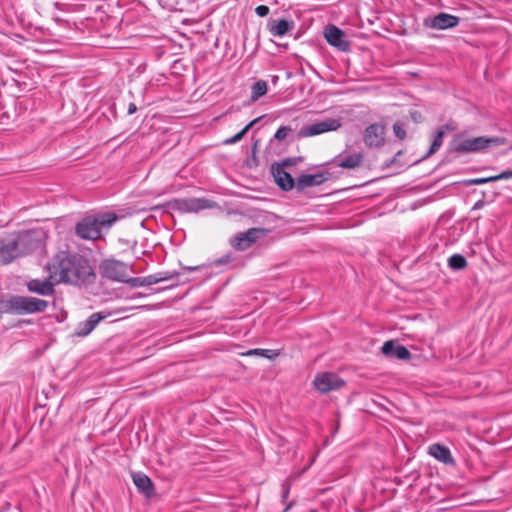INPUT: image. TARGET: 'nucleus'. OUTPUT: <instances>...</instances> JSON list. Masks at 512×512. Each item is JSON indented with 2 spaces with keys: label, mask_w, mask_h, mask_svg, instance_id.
I'll use <instances>...</instances> for the list:
<instances>
[{
  "label": "nucleus",
  "mask_w": 512,
  "mask_h": 512,
  "mask_svg": "<svg viewBox=\"0 0 512 512\" xmlns=\"http://www.w3.org/2000/svg\"><path fill=\"white\" fill-rule=\"evenodd\" d=\"M51 278L58 283L89 285L95 280V273L89 261L79 255L57 254L46 266Z\"/></svg>",
  "instance_id": "obj_1"
},
{
  "label": "nucleus",
  "mask_w": 512,
  "mask_h": 512,
  "mask_svg": "<svg viewBox=\"0 0 512 512\" xmlns=\"http://www.w3.org/2000/svg\"><path fill=\"white\" fill-rule=\"evenodd\" d=\"M39 245L36 233L23 231L0 239V264L6 265L18 257L25 256Z\"/></svg>",
  "instance_id": "obj_2"
},
{
  "label": "nucleus",
  "mask_w": 512,
  "mask_h": 512,
  "mask_svg": "<svg viewBox=\"0 0 512 512\" xmlns=\"http://www.w3.org/2000/svg\"><path fill=\"white\" fill-rule=\"evenodd\" d=\"M504 143L503 139L498 137L479 136L474 138H464L457 134L449 144L451 151L456 153H476L482 152L490 146H499Z\"/></svg>",
  "instance_id": "obj_3"
},
{
  "label": "nucleus",
  "mask_w": 512,
  "mask_h": 512,
  "mask_svg": "<svg viewBox=\"0 0 512 512\" xmlns=\"http://www.w3.org/2000/svg\"><path fill=\"white\" fill-rule=\"evenodd\" d=\"M116 221L114 214H102L97 217H86L76 227V234L85 240H97L103 228H109Z\"/></svg>",
  "instance_id": "obj_4"
},
{
  "label": "nucleus",
  "mask_w": 512,
  "mask_h": 512,
  "mask_svg": "<svg viewBox=\"0 0 512 512\" xmlns=\"http://www.w3.org/2000/svg\"><path fill=\"white\" fill-rule=\"evenodd\" d=\"M48 302L39 298L14 295L3 303L9 313L16 315L33 314L46 310Z\"/></svg>",
  "instance_id": "obj_5"
},
{
  "label": "nucleus",
  "mask_w": 512,
  "mask_h": 512,
  "mask_svg": "<svg viewBox=\"0 0 512 512\" xmlns=\"http://www.w3.org/2000/svg\"><path fill=\"white\" fill-rule=\"evenodd\" d=\"M100 269L104 277L117 282H124L130 271L127 264L115 259H106L102 261Z\"/></svg>",
  "instance_id": "obj_6"
},
{
  "label": "nucleus",
  "mask_w": 512,
  "mask_h": 512,
  "mask_svg": "<svg viewBox=\"0 0 512 512\" xmlns=\"http://www.w3.org/2000/svg\"><path fill=\"white\" fill-rule=\"evenodd\" d=\"M344 384L345 381L333 372L318 373L313 380L314 388L322 394L338 390Z\"/></svg>",
  "instance_id": "obj_7"
},
{
  "label": "nucleus",
  "mask_w": 512,
  "mask_h": 512,
  "mask_svg": "<svg viewBox=\"0 0 512 512\" xmlns=\"http://www.w3.org/2000/svg\"><path fill=\"white\" fill-rule=\"evenodd\" d=\"M341 123L337 119H327L325 121L303 126L298 131V138H307L320 135L325 132L335 131L340 128Z\"/></svg>",
  "instance_id": "obj_8"
},
{
  "label": "nucleus",
  "mask_w": 512,
  "mask_h": 512,
  "mask_svg": "<svg viewBox=\"0 0 512 512\" xmlns=\"http://www.w3.org/2000/svg\"><path fill=\"white\" fill-rule=\"evenodd\" d=\"M267 233L268 230L264 228H251L245 232L238 233L231 243L237 250L242 251L249 248L258 239L264 238Z\"/></svg>",
  "instance_id": "obj_9"
},
{
  "label": "nucleus",
  "mask_w": 512,
  "mask_h": 512,
  "mask_svg": "<svg viewBox=\"0 0 512 512\" xmlns=\"http://www.w3.org/2000/svg\"><path fill=\"white\" fill-rule=\"evenodd\" d=\"M325 39L331 45L340 51H348L350 49V41L346 39L345 33L334 25H328L324 32Z\"/></svg>",
  "instance_id": "obj_10"
},
{
  "label": "nucleus",
  "mask_w": 512,
  "mask_h": 512,
  "mask_svg": "<svg viewBox=\"0 0 512 512\" xmlns=\"http://www.w3.org/2000/svg\"><path fill=\"white\" fill-rule=\"evenodd\" d=\"M459 22V17L442 12L432 18L426 19L424 24L431 29L446 30L456 27Z\"/></svg>",
  "instance_id": "obj_11"
},
{
  "label": "nucleus",
  "mask_w": 512,
  "mask_h": 512,
  "mask_svg": "<svg viewBox=\"0 0 512 512\" xmlns=\"http://www.w3.org/2000/svg\"><path fill=\"white\" fill-rule=\"evenodd\" d=\"M328 177V172H320L316 174H301L296 179L295 188L297 189V191H303L308 187L321 185L328 179Z\"/></svg>",
  "instance_id": "obj_12"
},
{
  "label": "nucleus",
  "mask_w": 512,
  "mask_h": 512,
  "mask_svg": "<svg viewBox=\"0 0 512 512\" xmlns=\"http://www.w3.org/2000/svg\"><path fill=\"white\" fill-rule=\"evenodd\" d=\"M57 284L54 279L51 278V273L45 280L32 279L27 283V288L30 292L36 293L42 296H49L54 293V285Z\"/></svg>",
  "instance_id": "obj_13"
},
{
  "label": "nucleus",
  "mask_w": 512,
  "mask_h": 512,
  "mask_svg": "<svg viewBox=\"0 0 512 512\" xmlns=\"http://www.w3.org/2000/svg\"><path fill=\"white\" fill-rule=\"evenodd\" d=\"M382 353L388 358L408 360L411 357L410 351L403 345H395L392 340L386 341L382 348Z\"/></svg>",
  "instance_id": "obj_14"
},
{
  "label": "nucleus",
  "mask_w": 512,
  "mask_h": 512,
  "mask_svg": "<svg viewBox=\"0 0 512 512\" xmlns=\"http://www.w3.org/2000/svg\"><path fill=\"white\" fill-rule=\"evenodd\" d=\"M384 141V128L378 124H372L365 129L364 142L369 147H379Z\"/></svg>",
  "instance_id": "obj_15"
},
{
  "label": "nucleus",
  "mask_w": 512,
  "mask_h": 512,
  "mask_svg": "<svg viewBox=\"0 0 512 512\" xmlns=\"http://www.w3.org/2000/svg\"><path fill=\"white\" fill-rule=\"evenodd\" d=\"M272 173L277 185L284 191H289L295 187L296 181L286 172L282 166H272Z\"/></svg>",
  "instance_id": "obj_16"
},
{
  "label": "nucleus",
  "mask_w": 512,
  "mask_h": 512,
  "mask_svg": "<svg viewBox=\"0 0 512 512\" xmlns=\"http://www.w3.org/2000/svg\"><path fill=\"white\" fill-rule=\"evenodd\" d=\"M106 318V315L97 312L93 313L87 320L79 323L76 334L78 336H87L94 328L98 325L100 321Z\"/></svg>",
  "instance_id": "obj_17"
},
{
  "label": "nucleus",
  "mask_w": 512,
  "mask_h": 512,
  "mask_svg": "<svg viewBox=\"0 0 512 512\" xmlns=\"http://www.w3.org/2000/svg\"><path fill=\"white\" fill-rule=\"evenodd\" d=\"M429 454L444 464H453L454 459L448 447L441 444H432L429 446Z\"/></svg>",
  "instance_id": "obj_18"
},
{
  "label": "nucleus",
  "mask_w": 512,
  "mask_h": 512,
  "mask_svg": "<svg viewBox=\"0 0 512 512\" xmlns=\"http://www.w3.org/2000/svg\"><path fill=\"white\" fill-rule=\"evenodd\" d=\"M294 29V21L279 19L274 20L270 25V33L275 37H282Z\"/></svg>",
  "instance_id": "obj_19"
},
{
  "label": "nucleus",
  "mask_w": 512,
  "mask_h": 512,
  "mask_svg": "<svg viewBox=\"0 0 512 512\" xmlns=\"http://www.w3.org/2000/svg\"><path fill=\"white\" fill-rule=\"evenodd\" d=\"M132 479H133L135 486L138 488V490L140 492L144 493L147 496H150L152 494V492H153L152 482L147 475H145L141 472L133 473Z\"/></svg>",
  "instance_id": "obj_20"
},
{
  "label": "nucleus",
  "mask_w": 512,
  "mask_h": 512,
  "mask_svg": "<svg viewBox=\"0 0 512 512\" xmlns=\"http://www.w3.org/2000/svg\"><path fill=\"white\" fill-rule=\"evenodd\" d=\"M512 178V170H506L501 172L498 175L484 177V178H473L465 181L466 185H480L489 182L499 181V180H507Z\"/></svg>",
  "instance_id": "obj_21"
},
{
  "label": "nucleus",
  "mask_w": 512,
  "mask_h": 512,
  "mask_svg": "<svg viewBox=\"0 0 512 512\" xmlns=\"http://www.w3.org/2000/svg\"><path fill=\"white\" fill-rule=\"evenodd\" d=\"M363 162V155L361 153H353L337 161V166L345 169H354L361 165Z\"/></svg>",
  "instance_id": "obj_22"
},
{
  "label": "nucleus",
  "mask_w": 512,
  "mask_h": 512,
  "mask_svg": "<svg viewBox=\"0 0 512 512\" xmlns=\"http://www.w3.org/2000/svg\"><path fill=\"white\" fill-rule=\"evenodd\" d=\"M447 128H448V125H445V126H442L441 128H439L435 132L430 149L428 150V152L426 153L424 158L430 157L431 155H433L434 153H436L439 150V148L443 144V139H444L445 131Z\"/></svg>",
  "instance_id": "obj_23"
},
{
  "label": "nucleus",
  "mask_w": 512,
  "mask_h": 512,
  "mask_svg": "<svg viewBox=\"0 0 512 512\" xmlns=\"http://www.w3.org/2000/svg\"><path fill=\"white\" fill-rule=\"evenodd\" d=\"M268 85L264 80L256 81L251 87V96L250 100L252 102L257 101L259 98L264 96L267 93Z\"/></svg>",
  "instance_id": "obj_24"
},
{
  "label": "nucleus",
  "mask_w": 512,
  "mask_h": 512,
  "mask_svg": "<svg viewBox=\"0 0 512 512\" xmlns=\"http://www.w3.org/2000/svg\"><path fill=\"white\" fill-rule=\"evenodd\" d=\"M448 266L452 270H463L467 267V260L461 254H453L448 258Z\"/></svg>",
  "instance_id": "obj_25"
},
{
  "label": "nucleus",
  "mask_w": 512,
  "mask_h": 512,
  "mask_svg": "<svg viewBox=\"0 0 512 512\" xmlns=\"http://www.w3.org/2000/svg\"><path fill=\"white\" fill-rule=\"evenodd\" d=\"M170 207L179 213H189L192 211V202L188 199H175L170 203Z\"/></svg>",
  "instance_id": "obj_26"
},
{
  "label": "nucleus",
  "mask_w": 512,
  "mask_h": 512,
  "mask_svg": "<svg viewBox=\"0 0 512 512\" xmlns=\"http://www.w3.org/2000/svg\"><path fill=\"white\" fill-rule=\"evenodd\" d=\"M258 121V119H254L253 121H251L249 124H247L240 132H238L237 134H235L234 136L224 140V144L226 145H230V144H234L238 141H240L244 136L245 134L250 130V128Z\"/></svg>",
  "instance_id": "obj_27"
},
{
  "label": "nucleus",
  "mask_w": 512,
  "mask_h": 512,
  "mask_svg": "<svg viewBox=\"0 0 512 512\" xmlns=\"http://www.w3.org/2000/svg\"><path fill=\"white\" fill-rule=\"evenodd\" d=\"M170 276L167 273H158L144 277L145 286L157 284L161 281L168 280Z\"/></svg>",
  "instance_id": "obj_28"
},
{
  "label": "nucleus",
  "mask_w": 512,
  "mask_h": 512,
  "mask_svg": "<svg viewBox=\"0 0 512 512\" xmlns=\"http://www.w3.org/2000/svg\"><path fill=\"white\" fill-rule=\"evenodd\" d=\"M216 204L210 200L203 199V198H197L194 199V212H198L200 210H204L207 208H212Z\"/></svg>",
  "instance_id": "obj_29"
},
{
  "label": "nucleus",
  "mask_w": 512,
  "mask_h": 512,
  "mask_svg": "<svg viewBox=\"0 0 512 512\" xmlns=\"http://www.w3.org/2000/svg\"><path fill=\"white\" fill-rule=\"evenodd\" d=\"M245 355H247V356L256 355V356H262V357H265V358H271L272 355H273V350H269V349H251V350L247 351L245 353Z\"/></svg>",
  "instance_id": "obj_30"
},
{
  "label": "nucleus",
  "mask_w": 512,
  "mask_h": 512,
  "mask_svg": "<svg viewBox=\"0 0 512 512\" xmlns=\"http://www.w3.org/2000/svg\"><path fill=\"white\" fill-rule=\"evenodd\" d=\"M291 131L292 128L290 126H281L277 129L274 138L278 141H284Z\"/></svg>",
  "instance_id": "obj_31"
},
{
  "label": "nucleus",
  "mask_w": 512,
  "mask_h": 512,
  "mask_svg": "<svg viewBox=\"0 0 512 512\" xmlns=\"http://www.w3.org/2000/svg\"><path fill=\"white\" fill-rule=\"evenodd\" d=\"M123 283H127L131 287L145 286L144 277H129V274H127L126 280Z\"/></svg>",
  "instance_id": "obj_32"
},
{
  "label": "nucleus",
  "mask_w": 512,
  "mask_h": 512,
  "mask_svg": "<svg viewBox=\"0 0 512 512\" xmlns=\"http://www.w3.org/2000/svg\"><path fill=\"white\" fill-rule=\"evenodd\" d=\"M393 131H394L396 137L400 140H403L406 137V132L403 128V125L399 122H396L393 125Z\"/></svg>",
  "instance_id": "obj_33"
},
{
  "label": "nucleus",
  "mask_w": 512,
  "mask_h": 512,
  "mask_svg": "<svg viewBox=\"0 0 512 512\" xmlns=\"http://www.w3.org/2000/svg\"><path fill=\"white\" fill-rule=\"evenodd\" d=\"M269 7L266 5H259L256 7L255 12L260 17H265L269 14Z\"/></svg>",
  "instance_id": "obj_34"
},
{
  "label": "nucleus",
  "mask_w": 512,
  "mask_h": 512,
  "mask_svg": "<svg viewBox=\"0 0 512 512\" xmlns=\"http://www.w3.org/2000/svg\"><path fill=\"white\" fill-rule=\"evenodd\" d=\"M291 165H293V160L288 158V159L283 160V162L281 164H278L277 166H282L284 168L285 166H291Z\"/></svg>",
  "instance_id": "obj_35"
},
{
  "label": "nucleus",
  "mask_w": 512,
  "mask_h": 512,
  "mask_svg": "<svg viewBox=\"0 0 512 512\" xmlns=\"http://www.w3.org/2000/svg\"><path fill=\"white\" fill-rule=\"evenodd\" d=\"M136 105L134 103H130L128 107V114H133L136 111Z\"/></svg>",
  "instance_id": "obj_36"
},
{
  "label": "nucleus",
  "mask_w": 512,
  "mask_h": 512,
  "mask_svg": "<svg viewBox=\"0 0 512 512\" xmlns=\"http://www.w3.org/2000/svg\"><path fill=\"white\" fill-rule=\"evenodd\" d=\"M481 202H477L476 205H475V208H478V207H481Z\"/></svg>",
  "instance_id": "obj_37"
}]
</instances>
